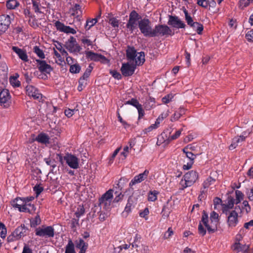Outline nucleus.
<instances>
[{
    "mask_svg": "<svg viewBox=\"0 0 253 253\" xmlns=\"http://www.w3.org/2000/svg\"><path fill=\"white\" fill-rule=\"evenodd\" d=\"M233 207L230 206V204L227 203V204L222 205V210L223 213L227 215L230 211V210L232 209Z\"/></svg>",
    "mask_w": 253,
    "mask_h": 253,
    "instance_id": "nucleus-45",
    "label": "nucleus"
},
{
    "mask_svg": "<svg viewBox=\"0 0 253 253\" xmlns=\"http://www.w3.org/2000/svg\"><path fill=\"white\" fill-rule=\"evenodd\" d=\"M36 210V207L34 204L28 203L22 205V210H19L20 212H28L30 214H33L35 212Z\"/></svg>",
    "mask_w": 253,
    "mask_h": 253,
    "instance_id": "nucleus-25",
    "label": "nucleus"
},
{
    "mask_svg": "<svg viewBox=\"0 0 253 253\" xmlns=\"http://www.w3.org/2000/svg\"><path fill=\"white\" fill-rule=\"evenodd\" d=\"M199 35H201L204 30L203 25L197 22H195L192 26H190Z\"/></svg>",
    "mask_w": 253,
    "mask_h": 253,
    "instance_id": "nucleus-32",
    "label": "nucleus"
},
{
    "mask_svg": "<svg viewBox=\"0 0 253 253\" xmlns=\"http://www.w3.org/2000/svg\"><path fill=\"white\" fill-rule=\"evenodd\" d=\"M41 223V219L39 214H37L35 218L30 220L31 226L36 227Z\"/></svg>",
    "mask_w": 253,
    "mask_h": 253,
    "instance_id": "nucleus-41",
    "label": "nucleus"
},
{
    "mask_svg": "<svg viewBox=\"0 0 253 253\" xmlns=\"http://www.w3.org/2000/svg\"><path fill=\"white\" fill-rule=\"evenodd\" d=\"M33 52L41 59L45 58V54L42 49L38 46H35L33 48Z\"/></svg>",
    "mask_w": 253,
    "mask_h": 253,
    "instance_id": "nucleus-39",
    "label": "nucleus"
},
{
    "mask_svg": "<svg viewBox=\"0 0 253 253\" xmlns=\"http://www.w3.org/2000/svg\"><path fill=\"white\" fill-rule=\"evenodd\" d=\"M126 55L127 59L134 60L137 56L136 50L134 47L128 46L126 50Z\"/></svg>",
    "mask_w": 253,
    "mask_h": 253,
    "instance_id": "nucleus-28",
    "label": "nucleus"
},
{
    "mask_svg": "<svg viewBox=\"0 0 253 253\" xmlns=\"http://www.w3.org/2000/svg\"><path fill=\"white\" fill-rule=\"evenodd\" d=\"M70 12L71 15L75 16L76 18L79 17L82 14V11L81 10V6L79 4H75L73 6L70 8Z\"/></svg>",
    "mask_w": 253,
    "mask_h": 253,
    "instance_id": "nucleus-27",
    "label": "nucleus"
},
{
    "mask_svg": "<svg viewBox=\"0 0 253 253\" xmlns=\"http://www.w3.org/2000/svg\"><path fill=\"white\" fill-rule=\"evenodd\" d=\"M97 22V19L96 18L93 19H88L86 20L85 25V29L86 30H89L91 27L93 26Z\"/></svg>",
    "mask_w": 253,
    "mask_h": 253,
    "instance_id": "nucleus-40",
    "label": "nucleus"
},
{
    "mask_svg": "<svg viewBox=\"0 0 253 253\" xmlns=\"http://www.w3.org/2000/svg\"><path fill=\"white\" fill-rule=\"evenodd\" d=\"M169 25L177 29H184L186 24L177 16L169 15L168 22Z\"/></svg>",
    "mask_w": 253,
    "mask_h": 253,
    "instance_id": "nucleus-12",
    "label": "nucleus"
},
{
    "mask_svg": "<svg viewBox=\"0 0 253 253\" xmlns=\"http://www.w3.org/2000/svg\"><path fill=\"white\" fill-rule=\"evenodd\" d=\"M28 229L24 224L18 226L13 232L7 238L8 243L17 241L22 237L27 236Z\"/></svg>",
    "mask_w": 253,
    "mask_h": 253,
    "instance_id": "nucleus-4",
    "label": "nucleus"
},
{
    "mask_svg": "<svg viewBox=\"0 0 253 253\" xmlns=\"http://www.w3.org/2000/svg\"><path fill=\"white\" fill-rule=\"evenodd\" d=\"M12 50L17 55L19 58L23 62H28V56L27 55L26 51L25 49L20 48L17 46H13L12 47Z\"/></svg>",
    "mask_w": 253,
    "mask_h": 253,
    "instance_id": "nucleus-22",
    "label": "nucleus"
},
{
    "mask_svg": "<svg viewBox=\"0 0 253 253\" xmlns=\"http://www.w3.org/2000/svg\"><path fill=\"white\" fill-rule=\"evenodd\" d=\"M125 104L131 105L135 107L136 108H137L138 106H139V105H140L138 100L134 98H132L130 100L126 101L125 103Z\"/></svg>",
    "mask_w": 253,
    "mask_h": 253,
    "instance_id": "nucleus-43",
    "label": "nucleus"
},
{
    "mask_svg": "<svg viewBox=\"0 0 253 253\" xmlns=\"http://www.w3.org/2000/svg\"><path fill=\"white\" fill-rule=\"evenodd\" d=\"M26 92L28 96L32 97L34 99L40 101L42 98V95L40 92L39 89L33 85H27Z\"/></svg>",
    "mask_w": 253,
    "mask_h": 253,
    "instance_id": "nucleus-15",
    "label": "nucleus"
},
{
    "mask_svg": "<svg viewBox=\"0 0 253 253\" xmlns=\"http://www.w3.org/2000/svg\"><path fill=\"white\" fill-rule=\"evenodd\" d=\"M210 220L211 221V225L209 222L208 214L204 211L202 213L201 222L205 226L207 229L209 234L213 233L217 230V225L218 223V214L216 212L213 211L210 214Z\"/></svg>",
    "mask_w": 253,
    "mask_h": 253,
    "instance_id": "nucleus-1",
    "label": "nucleus"
},
{
    "mask_svg": "<svg viewBox=\"0 0 253 253\" xmlns=\"http://www.w3.org/2000/svg\"><path fill=\"white\" fill-rule=\"evenodd\" d=\"M197 3L205 8H207L209 6L207 0H197Z\"/></svg>",
    "mask_w": 253,
    "mask_h": 253,
    "instance_id": "nucleus-61",
    "label": "nucleus"
},
{
    "mask_svg": "<svg viewBox=\"0 0 253 253\" xmlns=\"http://www.w3.org/2000/svg\"><path fill=\"white\" fill-rule=\"evenodd\" d=\"M215 180L211 177H208L203 184L204 189L208 188L210 185L212 184Z\"/></svg>",
    "mask_w": 253,
    "mask_h": 253,
    "instance_id": "nucleus-47",
    "label": "nucleus"
},
{
    "mask_svg": "<svg viewBox=\"0 0 253 253\" xmlns=\"http://www.w3.org/2000/svg\"><path fill=\"white\" fill-rule=\"evenodd\" d=\"M141 17L139 14L134 10H132L129 15V19L126 25V27L131 33H133L134 30L138 26V21L140 20Z\"/></svg>",
    "mask_w": 253,
    "mask_h": 253,
    "instance_id": "nucleus-7",
    "label": "nucleus"
},
{
    "mask_svg": "<svg viewBox=\"0 0 253 253\" xmlns=\"http://www.w3.org/2000/svg\"><path fill=\"white\" fill-rule=\"evenodd\" d=\"M109 23L114 28L119 27L120 21L116 17H111L109 19Z\"/></svg>",
    "mask_w": 253,
    "mask_h": 253,
    "instance_id": "nucleus-46",
    "label": "nucleus"
},
{
    "mask_svg": "<svg viewBox=\"0 0 253 253\" xmlns=\"http://www.w3.org/2000/svg\"><path fill=\"white\" fill-rule=\"evenodd\" d=\"M138 27L144 37H152L154 29H152L151 22L148 18H144L138 21Z\"/></svg>",
    "mask_w": 253,
    "mask_h": 253,
    "instance_id": "nucleus-3",
    "label": "nucleus"
},
{
    "mask_svg": "<svg viewBox=\"0 0 253 253\" xmlns=\"http://www.w3.org/2000/svg\"><path fill=\"white\" fill-rule=\"evenodd\" d=\"M174 34V32L172 31L171 29L168 26L158 24L154 28L152 37L173 36Z\"/></svg>",
    "mask_w": 253,
    "mask_h": 253,
    "instance_id": "nucleus-6",
    "label": "nucleus"
},
{
    "mask_svg": "<svg viewBox=\"0 0 253 253\" xmlns=\"http://www.w3.org/2000/svg\"><path fill=\"white\" fill-rule=\"evenodd\" d=\"M64 160L68 166L73 169L79 167V159L74 155L67 153L64 156Z\"/></svg>",
    "mask_w": 253,
    "mask_h": 253,
    "instance_id": "nucleus-11",
    "label": "nucleus"
},
{
    "mask_svg": "<svg viewBox=\"0 0 253 253\" xmlns=\"http://www.w3.org/2000/svg\"><path fill=\"white\" fill-rule=\"evenodd\" d=\"M64 46L71 53H79L82 49L81 46L77 43L76 39L73 36H71L65 42Z\"/></svg>",
    "mask_w": 253,
    "mask_h": 253,
    "instance_id": "nucleus-9",
    "label": "nucleus"
},
{
    "mask_svg": "<svg viewBox=\"0 0 253 253\" xmlns=\"http://www.w3.org/2000/svg\"><path fill=\"white\" fill-rule=\"evenodd\" d=\"M76 247L80 249V252L85 253L88 248V244L82 239H79L75 241Z\"/></svg>",
    "mask_w": 253,
    "mask_h": 253,
    "instance_id": "nucleus-26",
    "label": "nucleus"
},
{
    "mask_svg": "<svg viewBox=\"0 0 253 253\" xmlns=\"http://www.w3.org/2000/svg\"><path fill=\"white\" fill-rule=\"evenodd\" d=\"M249 133L244 131L242 133L241 135L235 137L233 139H234V141L238 144L240 142L244 141L246 139V138L249 136Z\"/></svg>",
    "mask_w": 253,
    "mask_h": 253,
    "instance_id": "nucleus-37",
    "label": "nucleus"
},
{
    "mask_svg": "<svg viewBox=\"0 0 253 253\" xmlns=\"http://www.w3.org/2000/svg\"><path fill=\"white\" fill-rule=\"evenodd\" d=\"M172 98V96L171 94H167L162 98V102L164 104H167L171 101Z\"/></svg>",
    "mask_w": 253,
    "mask_h": 253,
    "instance_id": "nucleus-63",
    "label": "nucleus"
},
{
    "mask_svg": "<svg viewBox=\"0 0 253 253\" xmlns=\"http://www.w3.org/2000/svg\"><path fill=\"white\" fill-rule=\"evenodd\" d=\"M135 66L134 65L129 64L128 63H123L121 71L125 77L132 76L135 71Z\"/></svg>",
    "mask_w": 253,
    "mask_h": 253,
    "instance_id": "nucleus-16",
    "label": "nucleus"
},
{
    "mask_svg": "<svg viewBox=\"0 0 253 253\" xmlns=\"http://www.w3.org/2000/svg\"><path fill=\"white\" fill-rule=\"evenodd\" d=\"M149 213V211L148 208H145L143 211L139 212V216L141 217L145 218V220L148 219V215Z\"/></svg>",
    "mask_w": 253,
    "mask_h": 253,
    "instance_id": "nucleus-48",
    "label": "nucleus"
},
{
    "mask_svg": "<svg viewBox=\"0 0 253 253\" xmlns=\"http://www.w3.org/2000/svg\"><path fill=\"white\" fill-rule=\"evenodd\" d=\"M54 229L51 226L42 225L35 229V235L44 238H53L54 236Z\"/></svg>",
    "mask_w": 253,
    "mask_h": 253,
    "instance_id": "nucleus-5",
    "label": "nucleus"
},
{
    "mask_svg": "<svg viewBox=\"0 0 253 253\" xmlns=\"http://www.w3.org/2000/svg\"><path fill=\"white\" fill-rule=\"evenodd\" d=\"M228 214L227 223L229 227H234L238 223V214L235 210L231 211Z\"/></svg>",
    "mask_w": 253,
    "mask_h": 253,
    "instance_id": "nucleus-20",
    "label": "nucleus"
},
{
    "mask_svg": "<svg viewBox=\"0 0 253 253\" xmlns=\"http://www.w3.org/2000/svg\"><path fill=\"white\" fill-rule=\"evenodd\" d=\"M183 11L184 13L185 19L187 23V25L189 26H192L195 22L193 21L192 17L190 16L188 11L184 7H183Z\"/></svg>",
    "mask_w": 253,
    "mask_h": 253,
    "instance_id": "nucleus-34",
    "label": "nucleus"
},
{
    "mask_svg": "<svg viewBox=\"0 0 253 253\" xmlns=\"http://www.w3.org/2000/svg\"><path fill=\"white\" fill-rule=\"evenodd\" d=\"M85 212V209L83 205H79L77 208L76 211L75 213V214L76 217L78 218L77 219H73L72 222V227L74 226L75 223L76 224H79V218L83 216Z\"/></svg>",
    "mask_w": 253,
    "mask_h": 253,
    "instance_id": "nucleus-23",
    "label": "nucleus"
},
{
    "mask_svg": "<svg viewBox=\"0 0 253 253\" xmlns=\"http://www.w3.org/2000/svg\"><path fill=\"white\" fill-rule=\"evenodd\" d=\"M65 253H76L75 244L71 239H69L67 245L65 247Z\"/></svg>",
    "mask_w": 253,
    "mask_h": 253,
    "instance_id": "nucleus-30",
    "label": "nucleus"
},
{
    "mask_svg": "<svg viewBox=\"0 0 253 253\" xmlns=\"http://www.w3.org/2000/svg\"><path fill=\"white\" fill-rule=\"evenodd\" d=\"M19 5V3L16 0H8L6 2V7L9 9H14Z\"/></svg>",
    "mask_w": 253,
    "mask_h": 253,
    "instance_id": "nucleus-38",
    "label": "nucleus"
},
{
    "mask_svg": "<svg viewBox=\"0 0 253 253\" xmlns=\"http://www.w3.org/2000/svg\"><path fill=\"white\" fill-rule=\"evenodd\" d=\"M10 23V17L8 15H2L0 16V35L5 32Z\"/></svg>",
    "mask_w": 253,
    "mask_h": 253,
    "instance_id": "nucleus-14",
    "label": "nucleus"
},
{
    "mask_svg": "<svg viewBox=\"0 0 253 253\" xmlns=\"http://www.w3.org/2000/svg\"><path fill=\"white\" fill-rule=\"evenodd\" d=\"M148 101H150L151 103H152V104L150 105L149 104H147V102H146L145 104V108L146 110H150L155 106V101L154 98H152L151 97H149L148 99Z\"/></svg>",
    "mask_w": 253,
    "mask_h": 253,
    "instance_id": "nucleus-49",
    "label": "nucleus"
},
{
    "mask_svg": "<svg viewBox=\"0 0 253 253\" xmlns=\"http://www.w3.org/2000/svg\"><path fill=\"white\" fill-rule=\"evenodd\" d=\"M87 82L86 81H83L82 79H79V85L78 86V90L79 91L83 90L84 88L87 84Z\"/></svg>",
    "mask_w": 253,
    "mask_h": 253,
    "instance_id": "nucleus-51",
    "label": "nucleus"
},
{
    "mask_svg": "<svg viewBox=\"0 0 253 253\" xmlns=\"http://www.w3.org/2000/svg\"><path fill=\"white\" fill-rule=\"evenodd\" d=\"M181 133V130H177L175 132L174 134L169 136L168 137V140L171 141L172 140L176 139L180 135Z\"/></svg>",
    "mask_w": 253,
    "mask_h": 253,
    "instance_id": "nucleus-62",
    "label": "nucleus"
},
{
    "mask_svg": "<svg viewBox=\"0 0 253 253\" xmlns=\"http://www.w3.org/2000/svg\"><path fill=\"white\" fill-rule=\"evenodd\" d=\"M182 151L185 155V157H187L189 160L186 164H184L182 168L184 170L190 169L194 164V160L196 158L197 155H195L191 152L189 151L188 150V148L186 147L182 149Z\"/></svg>",
    "mask_w": 253,
    "mask_h": 253,
    "instance_id": "nucleus-13",
    "label": "nucleus"
},
{
    "mask_svg": "<svg viewBox=\"0 0 253 253\" xmlns=\"http://www.w3.org/2000/svg\"><path fill=\"white\" fill-rule=\"evenodd\" d=\"M199 178L197 171L192 170L186 172L179 182V189L184 190L188 187L193 185Z\"/></svg>",
    "mask_w": 253,
    "mask_h": 253,
    "instance_id": "nucleus-2",
    "label": "nucleus"
},
{
    "mask_svg": "<svg viewBox=\"0 0 253 253\" xmlns=\"http://www.w3.org/2000/svg\"><path fill=\"white\" fill-rule=\"evenodd\" d=\"M173 234V232L171 227H169L164 235V238L167 239L169 238Z\"/></svg>",
    "mask_w": 253,
    "mask_h": 253,
    "instance_id": "nucleus-59",
    "label": "nucleus"
},
{
    "mask_svg": "<svg viewBox=\"0 0 253 253\" xmlns=\"http://www.w3.org/2000/svg\"><path fill=\"white\" fill-rule=\"evenodd\" d=\"M43 190V187L39 185H36L34 187V191L35 192V193L37 196L39 195L42 192V191Z\"/></svg>",
    "mask_w": 253,
    "mask_h": 253,
    "instance_id": "nucleus-64",
    "label": "nucleus"
},
{
    "mask_svg": "<svg viewBox=\"0 0 253 253\" xmlns=\"http://www.w3.org/2000/svg\"><path fill=\"white\" fill-rule=\"evenodd\" d=\"M34 141L46 145L49 143V137L44 133H40L35 138Z\"/></svg>",
    "mask_w": 253,
    "mask_h": 253,
    "instance_id": "nucleus-24",
    "label": "nucleus"
},
{
    "mask_svg": "<svg viewBox=\"0 0 253 253\" xmlns=\"http://www.w3.org/2000/svg\"><path fill=\"white\" fill-rule=\"evenodd\" d=\"M77 111V110H75V109H68L65 110L64 113H65V115L68 118H70L75 114V112H76Z\"/></svg>",
    "mask_w": 253,
    "mask_h": 253,
    "instance_id": "nucleus-58",
    "label": "nucleus"
},
{
    "mask_svg": "<svg viewBox=\"0 0 253 253\" xmlns=\"http://www.w3.org/2000/svg\"><path fill=\"white\" fill-rule=\"evenodd\" d=\"M34 199V197L33 196H29L27 197L21 198V202L22 205L31 203V202Z\"/></svg>",
    "mask_w": 253,
    "mask_h": 253,
    "instance_id": "nucleus-50",
    "label": "nucleus"
},
{
    "mask_svg": "<svg viewBox=\"0 0 253 253\" xmlns=\"http://www.w3.org/2000/svg\"><path fill=\"white\" fill-rule=\"evenodd\" d=\"M36 62L38 70L41 73L44 74L43 77L42 78L46 79L47 78L46 74H50V72L53 70L52 68L49 64H48L45 60L36 59Z\"/></svg>",
    "mask_w": 253,
    "mask_h": 253,
    "instance_id": "nucleus-10",
    "label": "nucleus"
},
{
    "mask_svg": "<svg viewBox=\"0 0 253 253\" xmlns=\"http://www.w3.org/2000/svg\"><path fill=\"white\" fill-rule=\"evenodd\" d=\"M149 173V170L145 169L143 172L135 175L130 181L129 184V186L131 187L133 185L137 183H139L145 180L147 178Z\"/></svg>",
    "mask_w": 253,
    "mask_h": 253,
    "instance_id": "nucleus-19",
    "label": "nucleus"
},
{
    "mask_svg": "<svg viewBox=\"0 0 253 253\" xmlns=\"http://www.w3.org/2000/svg\"><path fill=\"white\" fill-rule=\"evenodd\" d=\"M82 43L84 46H90L92 44V42L89 39H88L85 37H83L81 39Z\"/></svg>",
    "mask_w": 253,
    "mask_h": 253,
    "instance_id": "nucleus-56",
    "label": "nucleus"
},
{
    "mask_svg": "<svg viewBox=\"0 0 253 253\" xmlns=\"http://www.w3.org/2000/svg\"><path fill=\"white\" fill-rule=\"evenodd\" d=\"M80 70L81 66L77 63L72 64L70 67L69 71L72 73H79L80 72Z\"/></svg>",
    "mask_w": 253,
    "mask_h": 253,
    "instance_id": "nucleus-42",
    "label": "nucleus"
},
{
    "mask_svg": "<svg viewBox=\"0 0 253 253\" xmlns=\"http://www.w3.org/2000/svg\"><path fill=\"white\" fill-rule=\"evenodd\" d=\"M138 55L134 59L135 60V64L136 65L140 66L142 65L145 62V54L143 51H141L138 53Z\"/></svg>",
    "mask_w": 253,
    "mask_h": 253,
    "instance_id": "nucleus-31",
    "label": "nucleus"
},
{
    "mask_svg": "<svg viewBox=\"0 0 253 253\" xmlns=\"http://www.w3.org/2000/svg\"><path fill=\"white\" fill-rule=\"evenodd\" d=\"M159 192L157 190L150 191L148 193V200L150 202H155L157 200V196Z\"/></svg>",
    "mask_w": 253,
    "mask_h": 253,
    "instance_id": "nucleus-35",
    "label": "nucleus"
},
{
    "mask_svg": "<svg viewBox=\"0 0 253 253\" xmlns=\"http://www.w3.org/2000/svg\"><path fill=\"white\" fill-rule=\"evenodd\" d=\"M138 111V119H140L143 118V117L144 116L145 112L142 108L141 104L139 105V106H138L137 108H136Z\"/></svg>",
    "mask_w": 253,
    "mask_h": 253,
    "instance_id": "nucleus-60",
    "label": "nucleus"
},
{
    "mask_svg": "<svg viewBox=\"0 0 253 253\" xmlns=\"http://www.w3.org/2000/svg\"><path fill=\"white\" fill-rule=\"evenodd\" d=\"M198 229L199 234L201 236H204L206 235V229L204 227L201 222L199 223Z\"/></svg>",
    "mask_w": 253,
    "mask_h": 253,
    "instance_id": "nucleus-54",
    "label": "nucleus"
},
{
    "mask_svg": "<svg viewBox=\"0 0 253 253\" xmlns=\"http://www.w3.org/2000/svg\"><path fill=\"white\" fill-rule=\"evenodd\" d=\"M33 7L35 12L36 13H42L40 11L39 6V2H37L35 0H32Z\"/></svg>",
    "mask_w": 253,
    "mask_h": 253,
    "instance_id": "nucleus-52",
    "label": "nucleus"
},
{
    "mask_svg": "<svg viewBox=\"0 0 253 253\" xmlns=\"http://www.w3.org/2000/svg\"><path fill=\"white\" fill-rule=\"evenodd\" d=\"M11 206L15 209L22 210V202H21V197H17L11 201Z\"/></svg>",
    "mask_w": 253,
    "mask_h": 253,
    "instance_id": "nucleus-33",
    "label": "nucleus"
},
{
    "mask_svg": "<svg viewBox=\"0 0 253 253\" xmlns=\"http://www.w3.org/2000/svg\"><path fill=\"white\" fill-rule=\"evenodd\" d=\"M92 69L93 67L90 64L80 79H82V80L86 81L87 82V79L89 77Z\"/></svg>",
    "mask_w": 253,
    "mask_h": 253,
    "instance_id": "nucleus-36",
    "label": "nucleus"
},
{
    "mask_svg": "<svg viewBox=\"0 0 253 253\" xmlns=\"http://www.w3.org/2000/svg\"><path fill=\"white\" fill-rule=\"evenodd\" d=\"M54 26L57 30L66 34H75L77 33L75 29L69 26H65L59 21H56L54 23Z\"/></svg>",
    "mask_w": 253,
    "mask_h": 253,
    "instance_id": "nucleus-17",
    "label": "nucleus"
},
{
    "mask_svg": "<svg viewBox=\"0 0 253 253\" xmlns=\"http://www.w3.org/2000/svg\"><path fill=\"white\" fill-rule=\"evenodd\" d=\"M10 98V95L8 90L3 89L0 92V103L4 107L9 105L8 101Z\"/></svg>",
    "mask_w": 253,
    "mask_h": 253,
    "instance_id": "nucleus-21",
    "label": "nucleus"
},
{
    "mask_svg": "<svg viewBox=\"0 0 253 253\" xmlns=\"http://www.w3.org/2000/svg\"><path fill=\"white\" fill-rule=\"evenodd\" d=\"M85 55L87 59L93 61H101L102 62H106L107 61V59L104 55L91 51H85Z\"/></svg>",
    "mask_w": 253,
    "mask_h": 253,
    "instance_id": "nucleus-18",
    "label": "nucleus"
},
{
    "mask_svg": "<svg viewBox=\"0 0 253 253\" xmlns=\"http://www.w3.org/2000/svg\"><path fill=\"white\" fill-rule=\"evenodd\" d=\"M248 41L250 42H253V29L249 31L245 36Z\"/></svg>",
    "mask_w": 253,
    "mask_h": 253,
    "instance_id": "nucleus-57",
    "label": "nucleus"
},
{
    "mask_svg": "<svg viewBox=\"0 0 253 253\" xmlns=\"http://www.w3.org/2000/svg\"><path fill=\"white\" fill-rule=\"evenodd\" d=\"M133 202L132 198L129 197L127 200V203L124 211L123 212V214L124 215L125 214L126 216H127L128 213L131 212L132 208L134 207V206H133Z\"/></svg>",
    "mask_w": 253,
    "mask_h": 253,
    "instance_id": "nucleus-29",
    "label": "nucleus"
},
{
    "mask_svg": "<svg viewBox=\"0 0 253 253\" xmlns=\"http://www.w3.org/2000/svg\"><path fill=\"white\" fill-rule=\"evenodd\" d=\"M113 190L110 189L106 192L99 199V205L101 208L106 210L110 208L111 203L113 199Z\"/></svg>",
    "mask_w": 253,
    "mask_h": 253,
    "instance_id": "nucleus-8",
    "label": "nucleus"
},
{
    "mask_svg": "<svg viewBox=\"0 0 253 253\" xmlns=\"http://www.w3.org/2000/svg\"><path fill=\"white\" fill-rule=\"evenodd\" d=\"M7 230L5 225L0 222V236L2 238H5L6 236Z\"/></svg>",
    "mask_w": 253,
    "mask_h": 253,
    "instance_id": "nucleus-44",
    "label": "nucleus"
},
{
    "mask_svg": "<svg viewBox=\"0 0 253 253\" xmlns=\"http://www.w3.org/2000/svg\"><path fill=\"white\" fill-rule=\"evenodd\" d=\"M115 194L116 195V197L113 200V202L118 203L123 200L124 195L122 194V193H118L117 192H116Z\"/></svg>",
    "mask_w": 253,
    "mask_h": 253,
    "instance_id": "nucleus-55",
    "label": "nucleus"
},
{
    "mask_svg": "<svg viewBox=\"0 0 253 253\" xmlns=\"http://www.w3.org/2000/svg\"><path fill=\"white\" fill-rule=\"evenodd\" d=\"M110 74L115 79H116L117 80H120L122 79V75L119 72H118L116 70H111L110 71Z\"/></svg>",
    "mask_w": 253,
    "mask_h": 253,
    "instance_id": "nucleus-53",
    "label": "nucleus"
}]
</instances>
